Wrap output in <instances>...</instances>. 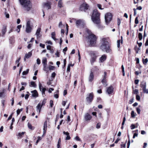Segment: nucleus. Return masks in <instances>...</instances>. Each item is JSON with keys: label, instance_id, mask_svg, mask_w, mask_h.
Listing matches in <instances>:
<instances>
[{"label": "nucleus", "instance_id": "nucleus-17", "mask_svg": "<svg viewBox=\"0 0 148 148\" xmlns=\"http://www.w3.org/2000/svg\"><path fill=\"white\" fill-rule=\"evenodd\" d=\"M94 78V74L92 72H91L88 77V80L90 82H92Z\"/></svg>", "mask_w": 148, "mask_h": 148}, {"label": "nucleus", "instance_id": "nucleus-2", "mask_svg": "<svg viewBox=\"0 0 148 148\" xmlns=\"http://www.w3.org/2000/svg\"><path fill=\"white\" fill-rule=\"evenodd\" d=\"M21 5L24 10L29 11L32 8V5L30 1L28 0H19Z\"/></svg>", "mask_w": 148, "mask_h": 148}, {"label": "nucleus", "instance_id": "nucleus-34", "mask_svg": "<svg viewBox=\"0 0 148 148\" xmlns=\"http://www.w3.org/2000/svg\"><path fill=\"white\" fill-rule=\"evenodd\" d=\"M135 50L136 51V53H138V51H139L140 49L139 47H138L137 46H136L134 48Z\"/></svg>", "mask_w": 148, "mask_h": 148}, {"label": "nucleus", "instance_id": "nucleus-9", "mask_svg": "<svg viewBox=\"0 0 148 148\" xmlns=\"http://www.w3.org/2000/svg\"><path fill=\"white\" fill-rule=\"evenodd\" d=\"M93 93H91L89 94L88 97L86 98V100L87 102L90 103L93 100Z\"/></svg>", "mask_w": 148, "mask_h": 148}, {"label": "nucleus", "instance_id": "nucleus-18", "mask_svg": "<svg viewBox=\"0 0 148 148\" xmlns=\"http://www.w3.org/2000/svg\"><path fill=\"white\" fill-rule=\"evenodd\" d=\"M40 106L41 103H40L38 104L37 106L36 107V111L39 114L40 113V110L42 107Z\"/></svg>", "mask_w": 148, "mask_h": 148}, {"label": "nucleus", "instance_id": "nucleus-64", "mask_svg": "<svg viewBox=\"0 0 148 148\" xmlns=\"http://www.w3.org/2000/svg\"><path fill=\"white\" fill-rule=\"evenodd\" d=\"M66 101H63L62 102V106H64L66 104Z\"/></svg>", "mask_w": 148, "mask_h": 148}, {"label": "nucleus", "instance_id": "nucleus-42", "mask_svg": "<svg viewBox=\"0 0 148 148\" xmlns=\"http://www.w3.org/2000/svg\"><path fill=\"white\" fill-rule=\"evenodd\" d=\"M31 85L33 87H36V85L35 83L34 82H31L30 83Z\"/></svg>", "mask_w": 148, "mask_h": 148}, {"label": "nucleus", "instance_id": "nucleus-8", "mask_svg": "<svg viewBox=\"0 0 148 148\" xmlns=\"http://www.w3.org/2000/svg\"><path fill=\"white\" fill-rule=\"evenodd\" d=\"M88 5L86 3H83L80 7V10L82 11H85L88 8Z\"/></svg>", "mask_w": 148, "mask_h": 148}, {"label": "nucleus", "instance_id": "nucleus-19", "mask_svg": "<svg viewBox=\"0 0 148 148\" xmlns=\"http://www.w3.org/2000/svg\"><path fill=\"white\" fill-rule=\"evenodd\" d=\"M106 58V56L105 55H103L99 58V60L101 62H104Z\"/></svg>", "mask_w": 148, "mask_h": 148}, {"label": "nucleus", "instance_id": "nucleus-46", "mask_svg": "<svg viewBox=\"0 0 148 148\" xmlns=\"http://www.w3.org/2000/svg\"><path fill=\"white\" fill-rule=\"evenodd\" d=\"M42 139V137H41L38 136V140H37L36 142V145H37L38 143Z\"/></svg>", "mask_w": 148, "mask_h": 148}, {"label": "nucleus", "instance_id": "nucleus-60", "mask_svg": "<svg viewBox=\"0 0 148 148\" xmlns=\"http://www.w3.org/2000/svg\"><path fill=\"white\" fill-rule=\"evenodd\" d=\"M75 139L77 141H80V139L79 138L78 136H76L75 138Z\"/></svg>", "mask_w": 148, "mask_h": 148}, {"label": "nucleus", "instance_id": "nucleus-51", "mask_svg": "<svg viewBox=\"0 0 148 148\" xmlns=\"http://www.w3.org/2000/svg\"><path fill=\"white\" fill-rule=\"evenodd\" d=\"M101 123H98L96 126V127L97 129L99 128L100 127Z\"/></svg>", "mask_w": 148, "mask_h": 148}, {"label": "nucleus", "instance_id": "nucleus-63", "mask_svg": "<svg viewBox=\"0 0 148 148\" xmlns=\"http://www.w3.org/2000/svg\"><path fill=\"white\" fill-rule=\"evenodd\" d=\"M54 90V89L52 88H50L49 90H48V92L50 93L51 92V91H53Z\"/></svg>", "mask_w": 148, "mask_h": 148}, {"label": "nucleus", "instance_id": "nucleus-36", "mask_svg": "<svg viewBox=\"0 0 148 148\" xmlns=\"http://www.w3.org/2000/svg\"><path fill=\"white\" fill-rule=\"evenodd\" d=\"M38 86L39 89L40 90L44 88L42 86L40 82L39 83Z\"/></svg>", "mask_w": 148, "mask_h": 148}, {"label": "nucleus", "instance_id": "nucleus-39", "mask_svg": "<svg viewBox=\"0 0 148 148\" xmlns=\"http://www.w3.org/2000/svg\"><path fill=\"white\" fill-rule=\"evenodd\" d=\"M148 62V59L147 58H146L145 60H143V63L144 64H146Z\"/></svg>", "mask_w": 148, "mask_h": 148}, {"label": "nucleus", "instance_id": "nucleus-50", "mask_svg": "<svg viewBox=\"0 0 148 148\" xmlns=\"http://www.w3.org/2000/svg\"><path fill=\"white\" fill-rule=\"evenodd\" d=\"M134 94H136V95L138 94V90L137 89H136L134 90Z\"/></svg>", "mask_w": 148, "mask_h": 148}, {"label": "nucleus", "instance_id": "nucleus-40", "mask_svg": "<svg viewBox=\"0 0 148 148\" xmlns=\"http://www.w3.org/2000/svg\"><path fill=\"white\" fill-rule=\"evenodd\" d=\"M121 69H122V71L123 73V76H124L125 75V73L124 72V66L123 65H122L121 66Z\"/></svg>", "mask_w": 148, "mask_h": 148}, {"label": "nucleus", "instance_id": "nucleus-54", "mask_svg": "<svg viewBox=\"0 0 148 148\" xmlns=\"http://www.w3.org/2000/svg\"><path fill=\"white\" fill-rule=\"evenodd\" d=\"M135 23L136 24H137L138 23V17H136L135 18Z\"/></svg>", "mask_w": 148, "mask_h": 148}, {"label": "nucleus", "instance_id": "nucleus-31", "mask_svg": "<svg viewBox=\"0 0 148 148\" xmlns=\"http://www.w3.org/2000/svg\"><path fill=\"white\" fill-rule=\"evenodd\" d=\"M46 102V99H44L42 100V103H41V106L42 107L44 106Z\"/></svg>", "mask_w": 148, "mask_h": 148}, {"label": "nucleus", "instance_id": "nucleus-30", "mask_svg": "<svg viewBox=\"0 0 148 148\" xmlns=\"http://www.w3.org/2000/svg\"><path fill=\"white\" fill-rule=\"evenodd\" d=\"M43 64H47V60L46 58H44L42 60Z\"/></svg>", "mask_w": 148, "mask_h": 148}, {"label": "nucleus", "instance_id": "nucleus-41", "mask_svg": "<svg viewBox=\"0 0 148 148\" xmlns=\"http://www.w3.org/2000/svg\"><path fill=\"white\" fill-rule=\"evenodd\" d=\"M130 127L131 130H133L136 128L135 125L134 124H132L131 125Z\"/></svg>", "mask_w": 148, "mask_h": 148}, {"label": "nucleus", "instance_id": "nucleus-21", "mask_svg": "<svg viewBox=\"0 0 148 148\" xmlns=\"http://www.w3.org/2000/svg\"><path fill=\"white\" fill-rule=\"evenodd\" d=\"M140 87L142 88L146 87V83L144 81H143L141 82Z\"/></svg>", "mask_w": 148, "mask_h": 148}, {"label": "nucleus", "instance_id": "nucleus-25", "mask_svg": "<svg viewBox=\"0 0 148 148\" xmlns=\"http://www.w3.org/2000/svg\"><path fill=\"white\" fill-rule=\"evenodd\" d=\"M131 117L133 118H134L136 116V114L134 112V111H132L131 112Z\"/></svg>", "mask_w": 148, "mask_h": 148}, {"label": "nucleus", "instance_id": "nucleus-53", "mask_svg": "<svg viewBox=\"0 0 148 148\" xmlns=\"http://www.w3.org/2000/svg\"><path fill=\"white\" fill-rule=\"evenodd\" d=\"M28 126L29 128L30 129H32V127L31 124L28 123Z\"/></svg>", "mask_w": 148, "mask_h": 148}, {"label": "nucleus", "instance_id": "nucleus-56", "mask_svg": "<svg viewBox=\"0 0 148 148\" xmlns=\"http://www.w3.org/2000/svg\"><path fill=\"white\" fill-rule=\"evenodd\" d=\"M37 63L38 64H39L40 63V60L39 58H38L36 60Z\"/></svg>", "mask_w": 148, "mask_h": 148}, {"label": "nucleus", "instance_id": "nucleus-24", "mask_svg": "<svg viewBox=\"0 0 148 148\" xmlns=\"http://www.w3.org/2000/svg\"><path fill=\"white\" fill-rule=\"evenodd\" d=\"M58 6L60 8H61L62 7H63L62 6V0H60L59 1L58 3Z\"/></svg>", "mask_w": 148, "mask_h": 148}, {"label": "nucleus", "instance_id": "nucleus-28", "mask_svg": "<svg viewBox=\"0 0 148 148\" xmlns=\"http://www.w3.org/2000/svg\"><path fill=\"white\" fill-rule=\"evenodd\" d=\"M43 70L46 71H48V67L47 66V64H43Z\"/></svg>", "mask_w": 148, "mask_h": 148}, {"label": "nucleus", "instance_id": "nucleus-48", "mask_svg": "<svg viewBox=\"0 0 148 148\" xmlns=\"http://www.w3.org/2000/svg\"><path fill=\"white\" fill-rule=\"evenodd\" d=\"M121 40H119L117 41V46L119 48L120 46V43Z\"/></svg>", "mask_w": 148, "mask_h": 148}, {"label": "nucleus", "instance_id": "nucleus-55", "mask_svg": "<svg viewBox=\"0 0 148 148\" xmlns=\"http://www.w3.org/2000/svg\"><path fill=\"white\" fill-rule=\"evenodd\" d=\"M121 24V20L120 19L118 18L117 19V24L118 26H119Z\"/></svg>", "mask_w": 148, "mask_h": 148}, {"label": "nucleus", "instance_id": "nucleus-58", "mask_svg": "<svg viewBox=\"0 0 148 148\" xmlns=\"http://www.w3.org/2000/svg\"><path fill=\"white\" fill-rule=\"evenodd\" d=\"M138 135V134L137 133H134V134L133 136V138H134L135 137H137Z\"/></svg>", "mask_w": 148, "mask_h": 148}, {"label": "nucleus", "instance_id": "nucleus-49", "mask_svg": "<svg viewBox=\"0 0 148 148\" xmlns=\"http://www.w3.org/2000/svg\"><path fill=\"white\" fill-rule=\"evenodd\" d=\"M3 58V54H0V61H2Z\"/></svg>", "mask_w": 148, "mask_h": 148}, {"label": "nucleus", "instance_id": "nucleus-16", "mask_svg": "<svg viewBox=\"0 0 148 148\" xmlns=\"http://www.w3.org/2000/svg\"><path fill=\"white\" fill-rule=\"evenodd\" d=\"M32 55V51L29 52L27 53H26L25 54V57L24 58V60L25 61L26 59V58L28 59L29 58L31 57Z\"/></svg>", "mask_w": 148, "mask_h": 148}, {"label": "nucleus", "instance_id": "nucleus-6", "mask_svg": "<svg viewBox=\"0 0 148 148\" xmlns=\"http://www.w3.org/2000/svg\"><path fill=\"white\" fill-rule=\"evenodd\" d=\"M89 54L91 57V58L90 60V63L92 64L95 62L97 57L96 56L95 53L93 51L90 52Z\"/></svg>", "mask_w": 148, "mask_h": 148}, {"label": "nucleus", "instance_id": "nucleus-37", "mask_svg": "<svg viewBox=\"0 0 148 148\" xmlns=\"http://www.w3.org/2000/svg\"><path fill=\"white\" fill-rule=\"evenodd\" d=\"M106 42H108L107 41L106 39L105 38H103L101 39V42L102 43H104Z\"/></svg>", "mask_w": 148, "mask_h": 148}, {"label": "nucleus", "instance_id": "nucleus-59", "mask_svg": "<svg viewBox=\"0 0 148 148\" xmlns=\"http://www.w3.org/2000/svg\"><path fill=\"white\" fill-rule=\"evenodd\" d=\"M1 103H2V106L3 107H4V103H5V100H1Z\"/></svg>", "mask_w": 148, "mask_h": 148}, {"label": "nucleus", "instance_id": "nucleus-11", "mask_svg": "<svg viewBox=\"0 0 148 148\" xmlns=\"http://www.w3.org/2000/svg\"><path fill=\"white\" fill-rule=\"evenodd\" d=\"M104 76L103 77V79L101 80V82H102L103 85L105 86H107V81L106 80V76L107 75L106 72H104Z\"/></svg>", "mask_w": 148, "mask_h": 148}, {"label": "nucleus", "instance_id": "nucleus-57", "mask_svg": "<svg viewBox=\"0 0 148 148\" xmlns=\"http://www.w3.org/2000/svg\"><path fill=\"white\" fill-rule=\"evenodd\" d=\"M134 101V98H132L130 99L129 101V103L130 104L132 103Z\"/></svg>", "mask_w": 148, "mask_h": 148}, {"label": "nucleus", "instance_id": "nucleus-38", "mask_svg": "<svg viewBox=\"0 0 148 148\" xmlns=\"http://www.w3.org/2000/svg\"><path fill=\"white\" fill-rule=\"evenodd\" d=\"M138 38H139V40H141L142 38V34L140 33H139L138 35Z\"/></svg>", "mask_w": 148, "mask_h": 148}, {"label": "nucleus", "instance_id": "nucleus-7", "mask_svg": "<svg viewBox=\"0 0 148 148\" xmlns=\"http://www.w3.org/2000/svg\"><path fill=\"white\" fill-rule=\"evenodd\" d=\"M112 18V16L111 13H107L105 15V20L106 24H108L111 21Z\"/></svg>", "mask_w": 148, "mask_h": 148}, {"label": "nucleus", "instance_id": "nucleus-27", "mask_svg": "<svg viewBox=\"0 0 148 148\" xmlns=\"http://www.w3.org/2000/svg\"><path fill=\"white\" fill-rule=\"evenodd\" d=\"M142 89L144 93L148 94V89H147L146 87L142 88Z\"/></svg>", "mask_w": 148, "mask_h": 148}, {"label": "nucleus", "instance_id": "nucleus-47", "mask_svg": "<svg viewBox=\"0 0 148 148\" xmlns=\"http://www.w3.org/2000/svg\"><path fill=\"white\" fill-rule=\"evenodd\" d=\"M50 107L52 108L53 107V101L51 100L50 101Z\"/></svg>", "mask_w": 148, "mask_h": 148}, {"label": "nucleus", "instance_id": "nucleus-32", "mask_svg": "<svg viewBox=\"0 0 148 148\" xmlns=\"http://www.w3.org/2000/svg\"><path fill=\"white\" fill-rule=\"evenodd\" d=\"M24 132H20L17 135V136H19V137L21 138L23 135H24Z\"/></svg>", "mask_w": 148, "mask_h": 148}, {"label": "nucleus", "instance_id": "nucleus-22", "mask_svg": "<svg viewBox=\"0 0 148 148\" xmlns=\"http://www.w3.org/2000/svg\"><path fill=\"white\" fill-rule=\"evenodd\" d=\"M46 90L47 89L45 88H44V89H42L40 90L41 92L42 95L43 97L46 96L45 92Z\"/></svg>", "mask_w": 148, "mask_h": 148}, {"label": "nucleus", "instance_id": "nucleus-33", "mask_svg": "<svg viewBox=\"0 0 148 148\" xmlns=\"http://www.w3.org/2000/svg\"><path fill=\"white\" fill-rule=\"evenodd\" d=\"M29 69H27L26 71H23L22 73V75H27L28 73L29 72Z\"/></svg>", "mask_w": 148, "mask_h": 148}, {"label": "nucleus", "instance_id": "nucleus-29", "mask_svg": "<svg viewBox=\"0 0 148 148\" xmlns=\"http://www.w3.org/2000/svg\"><path fill=\"white\" fill-rule=\"evenodd\" d=\"M6 31V27H4L2 30V34L3 36L5 34Z\"/></svg>", "mask_w": 148, "mask_h": 148}, {"label": "nucleus", "instance_id": "nucleus-4", "mask_svg": "<svg viewBox=\"0 0 148 148\" xmlns=\"http://www.w3.org/2000/svg\"><path fill=\"white\" fill-rule=\"evenodd\" d=\"M33 25L31 24V21L29 20L27 21L25 29V32L27 33H29L31 32Z\"/></svg>", "mask_w": 148, "mask_h": 148}, {"label": "nucleus", "instance_id": "nucleus-15", "mask_svg": "<svg viewBox=\"0 0 148 148\" xmlns=\"http://www.w3.org/2000/svg\"><path fill=\"white\" fill-rule=\"evenodd\" d=\"M31 92L32 93V96L33 97L36 98L38 97V94L36 90H34L32 91Z\"/></svg>", "mask_w": 148, "mask_h": 148}, {"label": "nucleus", "instance_id": "nucleus-1", "mask_svg": "<svg viewBox=\"0 0 148 148\" xmlns=\"http://www.w3.org/2000/svg\"><path fill=\"white\" fill-rule=\"evenodd\" d=\"M100 13L97 9L93 10L91 16V19L92 21L97 25V27L98 28L102 29L103 27L101 25L100 23Z\"/></svg>", "mask_w": 148, "mask_h": 148}, {"label": "nucleus", "instance_id": "nucleus-20", "mask_svg": "<svg viewBox=\"0 0 148 148\" xmlns=\"http://www.w3.org/2000/svg\"><path fill=\"white\" fill-rule=\"evenodd\" d=\"M41 29L40 28H38L37 29L36 34V36L37 38H38L39 37H40L41 35H40V32Z\"/></svg>", "mask_w": 148, "mask_h": 148}, {"label": "nucleus", "instance_id": "nucleus-52", "mask_svg": "<svg viewBox=\"0 0 148 148\" xmlns=\"http://www.w3.org/2000/svg\"><path fill=\"white\" fill-rule=\"evenodd\" d=\"M97 6L99 8L100 10H103V8H101V5L100 4H98L97 5Z\"/></svg>", "mask_w": 148, "mask_h": 148}, {"label": "nucleus", "instance_id": "nucleus-43", "mask_svg": "<svg viewBox=\"0 0 148 148\" xmlns=\"http://www.w3.org/2000/svg\"><path fill=\"white\" fill-rule=\"evenodd\" d=\"M54 66H52L51 65H49L48 68V69H49V70H54Z\"/></svg>", "mask_w": 148, "mask_h": 148}, {"label": "nucleus", "instance_id": "nucleus-13", "mask_svg": "<svg viewBox=\"0 0 148 148\" xmlns=\"http://www.w3.org/2000/svg\"><path fill=\"white\" fill-rule=\"evenodd\" d=\"M84 22V21L83 20L79 19L76 21V24L77 26L78 27L80 25H83Z\"/></svg>", "mask_w": 148, "mask_h": 148}, {"label": "nucleus", "instance_id": "nucleus-45", "mask_svg": "<svg viewBox=\"0 0 148 148\" xmlns=\"http://www.w3.org/2000/svg\"><path fill=\"white\" fill-rule=\"evenodd\" d=\"M71 64H69V65L67 67V72H69L70 71V66H71Z\"/></svg>", "mask_w": 148, "mask_h": 148}, {"label": "nucleus", "instance_id": "nucleus-26", "mask_svg": "<svg viewBox=\"0 0 148 148\" xmlns=\"http://www.w3.org/2000/svg\"><path fill=\"white\" fill-rule=\"evenodd\" d=\"M141 107V106L139 105L138 106V107L136 108V111L138 114H140V108Z\"/></svg>", "mask_w": 148, "mask_h": 148}, {"label": "nucleus", "instance_id": "nucleus-44", "mask_svg": "<svg viewBox=\"0 0 148 148\" xmlns=\"http://www.w3.org/2000/svg\"><path fill=\"white\" fill-rule=\"evenodd\" d=\"M136 100L138 101H140V97L138 94L136 95Z\"/></svg>", "mask_w": 148, "mask_h": 148}, {"label": "nucleus", "instance_id": "nucleus-10", "mask_svg": "<svg viewBox=\"0 0 148 148\" xmlns=\"http://www.w3.org/2000/svg\"><path fill=\"white\" fill-rule=\"evenodd\" d=\"M43 5L44 8H46L47 9H50L51 8V3L49 1H47L46 3H44Z\"/></svg>", "mask_w": 148, "mask_h": 148}, {"label": "nucleus", "instance_id": "nucleus-35", "mask_svg": "<svg viewBox=\"0 0 148 148\" xmlns=\"http://www.w3.org/2000/svg\"><path fill=\"white\" fill-rule=\"evenodd\" d=\"M47 121H45V122L44 126H43V129H47Z\"/></svg>", "mask_w": 148, "mask_h": 148}, {"label": "nucleus", "instance_id": "nucleus-5", "mask_svg": "<svg viewBox=\"0 0 148 148\" xmlns=\"http://www.w3.org/2000/svg\"><path fill=\"white\" fill-rule=\"evenodd\" d=\"M108 42H106L104 43H102L100 47V49L103 51H106L108 53L110 52V49L108 45Z\"/></svg>", "mask_w": 148, "mask_h": 148}, {"label": "nucleus", "instance_id": "nucleus-62", "mask_svg": "<svg viewBox=\"0 0 148 148\" xmlns=\"http://www.w3.org/2000/svg\"><path fill=\"white\" fill-rule=\"evenodd\" d=\"M40 46L43 48H44L45 47V45L42 43H40Z\"/></svg>", "mask_w": 148, "mask_h": 148}, {"label": "nucleus", "instance_id": "nucleus-14", "mask_svg": "<svg viewBox=\"0 0 148 148\" xmlns=\"http://www.w3.org/2000/svg\"><path fill=\"white\" fill-rule=\"evenodd\" d=\"M84 118L86 121H89L92 118V116L89 114L86 113L85 115Z\"/></svg>", "mask_w": 148, "mask_h": 148}, {"label": "nucleus", "instance_id": "nucleus-61", "mask_svg": "<svg viewBox=\"0 0 148 148\" xmlns=\"http://www.w3.org/2000/svg\"><path fill=\"white\" fill-rule=\"evenodd\" d=\"M141 71H140V72H139L138 71H136L135 72V74L136 75H138L139 74H141Z\"/></svg>", "mask_w": 148, "mask_h": 148}, {"label": "nucleus", "instance_id": "nucleus-12", "mask_svg": "<svg viewBox=\"0 0 148 148\" xmlns=\"http://www.w3.org/2000/svg\"><path fill=\"white\" fill-rule=\"evenodd\" d=\"M114 88L112 86H110L107 88L106 90V92L108 94H110L113 92Z\"/></svg>", "mask_w": 148, "mask_h": 148}, {"label": "nucleus", "instance_id": "nucleus-23", "mask_svg": "<svg viewBox=\"0 0 148 148\" xmlns=\"http://www.w3.org/2000/svg\"><path fill=\"white\" fill-rule=\"evenodd\" d=\"M51 38L54 40L56 41L57 39L55 38L56 34L55 32H52L51 33Z\"/></svg>", "mask_w": 148, "mask_h": 148}, {"label": "nucleus", "instance_id": "nucleus-3", "mask_svg": "<svg viewBox=\"0 0 148 148\" xmlns=\"http://www.w3.org/2000/svg\"><path fill=\"white\" fill-rule=\"evenodd\" d=\"M90 45L91 46H94L95 45L96 42L97 38L93 34H91L88 36Z\"/></svg>", "mask_w": 148, "mask_h": 148}]
</instances>
